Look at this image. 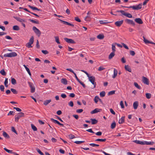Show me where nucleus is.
<instances>
[{"label": "nucleus", "mask_w": 155, "mask_h": 155, "mask_svg": "<svg viewBox=\"0 0 155 155\" xmlns=\"http://www.w3.org/2000/svg\"><path fill=\"white\" fill-rule=\"evenodd\" d=\"M122 7L125 8H132L133 10H138L142 8V4L141 3L136 5L130 6H122Z\"/></svg>", "instance_id": "f257e3e1"}, {"label": "nucleus", "mask_w": 155, "mask_h": 155, "mask_svg": "<svg viewBox=\"0 0 155 155\" xmlns=\"http://www.w3.org/2000/svg\"><path fill=\"white\" fill-rule=\"evenodd\" d=\"M25 117L24 114L22 112L18 113L15 116V121L16 122H18L19 119L21 117Z\"/></svg>", "instance_id": "f03ea898"}, {"label": "nucleus", "mask_w": 155, "mask_h": 155, "mask_svg": "<svg viewBox=\"0 0 155 155\" xmlns=\"http://www.w3.org/2000/svg\"><path fill=\"white\" fill-rule=\"evenodd\" d=\"M17 55V54L15 52H12L4 55V57H14Z\"/></svg>", "instance_id": "7ed1b4c3"}, {"label": "nucleus", "mask_w": 155, "mask_h": 155, "mask_svg": "<svg viewBox=\"0 0 155 155\" xmlns=\"http://www.w3.org/2000/svg\"><path fill=\"white\" fill-rule=\"evenodd\" d=\"M89 81L91 82V83L94 85V87L93 88H95L96 86V83L95 82V79L94 77L93 76H91L89 77Z\"/></svg>", "instance_id": "20e7f679"}, {"label": "nucleus", "mask_w": 155, "mask_h": 155, "mask_svg": "<svg viewBox=\"0 0 155 155\" xmlns=\"http://www.w3.org/2000/svg\"><path fill=\"white\" fill-rule=\"evenodd\" d=\"M32 29L35 34L39 37L41 35V31L35 26H33Z\"/></svg>", "instance_id": "39448f33"}, {"label": "nucleus", "mask_w": 155, "mask_h": 155, "mask_svg": "<svg viewBox=\"0 0 155 155\" xmlns=\"http://www.w3.org/2000/svg\"><path fill=\"white\" fill-rule=\"evenodd\" d=\"M28 84L31 88V92L32 93H34L35 92V88L33 84L31 82H28Z\"/></svg>", "instance_id": "423d86ee"}, {"label": "nucleus", "mask_w": 155, "mask_h": 155, "mask_svg": "<svg viewBox=\"0 0 155 155\" xmlns=\"http://www.w3.org/2000/svg\"><path fill=\"white\" fill-rule=\"evenodd\" d=\"M64 40L67 43L71 44H75V42L73 40L65 38H64Z\"/></svg>", "instance_id": "0eeeda50"}, {"label": "nucleus", "mask_w": 155, "mask_h": 155, "mask_svg": "<svg viewBox=\"0 0 155 155\" xmlns=\"http://www.w3.org/2000/svg\"><path fill=\"white\" fill-rule=\"evenodd\" d=\"M125 21L128 24L132 25L133 26H134L135 25V23L132 20L128 19H126L125 20Z\"/></svg>", "instance_id": "6e6552de"}, {"label": "nucleus", "mask_w": 155, "mask_h": 155, "mask_svg": "<svg viewBox=\"0 0 155 155\" xmlns=\"http://www.w3.org/2000/svg\"><path fill=\"white\" fill-rule=\"evenodd\" d=\"M142 82L144 84L147 85H149V80L147 78L143 76L142 77Z\"/></svg>", "instance_id": "1a4fd4ad"}, {"label": "nucleus", "mask_w": 155, "mask_h": 155, "mask_svg": "<svg viewBox=\"0 0 155 155\" xmlns=\"http://www.w3.org/2000/svg\"><path fill=\"white\" fill-rule=\"evenodd\" d=\"M13 18L19 22L23 23V22H26V20L25 19H22L18 17L14 16Z\"/></svg>", "instance_id": "9d476101"}, {"label": "nucleus", "mask_w": 155, "mask_h": 155, "mask_svg": "<svg viewBox=\"0 0 155 155\" xmlns=\"http://www.w3.org/2000/svg\"><path fill=\"white\" fill-rule=\"evenodd\" d=\"M123 21V20L117 21L115 22V25L117 27H120L122 24Z\"/></svg>", "instance_id": "9b49d317"}, {"label": "nucleus", "mask_w": 155, "mask_h": 155, "mask_svg": "<svg viewBox=\"0 0 155 155\" xmlns=\"http://www.w3.org/2000/svg\"><path fill=\"white\" fill-rule=\"evenodd\" d=\"M102 110V109H99L98 108H96L93 110L92 111L91 113V114H94L96 113H97L98 112H100Z\"/></svg>", "instance_id": "f8f14e48"}, {"label": "nucleus", "mask_w": 155, "mask_h": 155, "mask_svg": "<svg viewBox=\"0 0 155 155\" xmlns=\"http://www.w3.org/2000/svg\"><path fill=\"white\" fill-rule=\"evenodd\" d=\"M123 15H124L128 18H132V15L131 14L128 13L126 12L125 11L123 13Z\"/></svg>", "instance_id": "ddd939ff"}, {"label": "nucleus", "mask_w": 155, "mask_h": 155, "mask_svg": "<svg viewBox=\"0 0 155 155\" xmlns=\"http://www.w3.org/2000/svg\"><path fill=\"white\" fill-rule=\"evenodd\" d=\"M135 21L137 23L140 24H141L143 23V22L141 20V19L140 18H136L135 19Z\"/></svg>", "instance_id": "4468645a"}, {"label": "nucleus", "mask_w": 155, "mask_h": 155, "mask_svg": "<svg viewBox=\"0 0 155 155\" xmlns=\"http://www.w3.org/2000/svg\"><path fill=\"white\" fill-rule=\"evenodd\" d=\"M2 135L6 139H9L10 138V136L6 132L4 131H3Z\"/></svg>", "instance_id": "2eb2a0df"}, {"label": "nucleus", "mask_w": 155, "mask_h": 155, "mask_svg": "<svg viewBox=\"0 0 155 155\" xmlns=\"http://www.w3.org/2000/svg\"><path fill=\"white\" fill-rule=\"evenodd\" d=\"M28 7L33 10H36L38 11H41V10L40 9H38L36 7H33L30 5H28Z\"/></svg>", "instance_id": "dca6fc26"}, {"label": "nucleus", "mask_w": 155, "mask_h": 155, "mask_svg": "<svg viewBox=\"0 0 155 155\" xmlns=\"http://www.w3.org/2000/svg\"><path fill=\"white\" fill-rule=\"evenodd\" d=\"M90 120L91 121L92 124H95L98 122V120L95 118H91Z\"/></svg>", "instance_id": "f3484780"}, {"label": "nucleus", "mask_w": 155, "mask_h": 155, "mask_svg": "<svg viewBox=\"0 0 155 155\" xmlns=\"http://www.w3.org/2000/svg\"><path fill=\"white\" fill-rule=\"evenodd\" d=\"M117 71L116 69L114 68V75L113 76H112V78H114L116 77L117 75Z\"/></svg>", "instance_id": "a211bd4d"}, {"label": "nucleus", "mask_w": 155, "mask_h": 155, "mask_svg": "<svg viewBox=\"0 0 155 155\" xmlns=\"http://www.w3.org/2000/svg\"><path fill=\"white\" fill-rule=\"evenodd\" d=\"M124 67L126 70L130 72H131V69L128 65H125Z\"/></svg>", "instance_id": "6ab92c4d"}, {"label": "nucleus", "mask_w": 155, "mask_h": 155, "mask_svg": "<svg viewBox=\"0 0 155 155\" xmlns=\"http://www.w3.org/2000/svg\"><path fill=\"white\" fill-rule=\"evenodd\" d=\"M124 116L122 117H121V118L119 120L118 122L120 124H123L124 121Z\"/></svg>", "instance_id": "aec40b11"}, {"label": "nucleus", "mask_w": 155, "mask_h": 155, "mask_svg": "<svg viewBox=\"0 0 155 155\" xmlns=\"http://www.w3.org/2000/svg\"><path fill=\"white\" fill-rule=\"evenodd\" d=\"M138 106V103L137 101H136L133 104V107L134 109H136L137 108Z\"/></svg>", "instance_id": "412c9836"}, {"label": "nucleus", "mask_w": 155, "mask_h": 155, "mask_svg": "<svg viewBox=\"0 0 155 155\" xmlns=\"http://www.w3.org/2000/svg\"><path fill=\"white\" fill-rule=\"evenodd\" d=\"M114 52H112L109 55L108 58L109 59H112L115 55Z\"/></svg>", "instance_id": "4be33fe9"}, {"label": "nucleus", "mask_w": 155, "mask_h": 155, "mask_svg": "<svg viewBox=\"0 0 155 155\" xmlns=\"http://www.w3.org/2000/svg\"><path fill=\"white\" fill-rule=\"evenodd\" d=\"M61 82L64 84L66 85L67 84V81L65 78H62L61 79Z\"/></svg>", "instance_id": "5701e85b"}, {"label": "nucleus", "mask_w": 155, "mask_h": 155, "mask_svg": "<svg viewBox=\"0 0 155 155\" xmlns=\"http://www.w3.org/2000/svg\"><path fill=\"white\" fill-rule=\"evenodd\" d=\"M97 38L100 39H103L104 38V36L103 34H100L97 36Z\"/></svg>", "instance_id": "b1692460"}, {"label": "nucleus", "mask_w": 155, "mask_h": 155, "mask_svg": "<svg viewBox=\"0 0 155 155\" xmlns=\"http://www.w3.org/2000/svg\"><path fill=\"white\" fill-rule=\"evenodd\" d=\"M51 101V100L50 99L49 100H46L44 101L43 104L45 106L47 105Z\"/></svg>", "instance_id": "393cba45"}, {"label": "nucleus", "mask_w": 155, "mask_h": 155, "mask_svg": "<svg viewBox=\"0 0 155 155\" xmlns=\"http://www.w3.org/2000/svg\"><path fill=\"white\" fill-rule=\"evenodd\" d=\"M13 29L14 30L18 31L19 30L20 28L19 27L18 25H14L13 27Z\"/></svg>", "instance_id": "a878e982"}, {"label": "nucleus", "mask_w": 155, "mask_h": 155, "mask_svg": "<svg viewBox=\"0 0 155 155\" xmlns=\"http://www.w3.org/2000/svg\"><path fill=\"white\" fill-rule=\"evenodd\" d=\"M29 20L30 21H31L34 23H35V24H39V22L38 21H35V20H33V19H29Z\"/></svg>", "instance_id": "bb28decb"}, {"label": "nucleus", "mask_w": 155, "mask_h": 155, "mask_svg": "<svg viewBox=\"0 0 155 155\" xmlns=\"http://www.w3.org/2000/svg\"><path fill=\"white\" fill-rule=\"evenodd\" d=\"M11 83L13 85H15L16 84V81L15 79L13 78H11Z\"/></svg>", "instance_id": "cd10ccee"}, {"label": "nucleus", "mask_w": 155, "mask_h": 155, "mask_svg": "<svg viewBox=\"0 0 155 155\" xmlns=\"http://www.w3.org/2000/svg\"><path fill=\"white\" fill-rule=\"evenodd\" d=\"M31 127L34 131H36L37 130V127L33 124H31Z\"/></svg>", "instance_id": "c85d7f7f"}, {"label": "nucleus", "mask_w": 155, "mask_h": 155, "mask_svg": "<svg viewBox=\"0 0 155 155\" xmlns=\"http://www.w3.org/2000/svg\"><path fill=\"white\" fill-rule=\"evenodd\" d=\"M51 121L53 122H54V123H55L57 124H58V125L60 123L57 120H55V119H53L52 118H51Z\"/></svg>", "instance_id": "c756f323"}, {"label": "nucleus", "mask_w": 155, "mask_h": 155, "mask_svg": "<svg viewBox=\"0 0 155 155\" xmlns=\"http://www.w3.org/2000/svg\"><path fill=\"white\" fill-rule=\"evenodd\" d=\"M24 66L25 67L26 71L28 72L29 75L31 76V74L29 68H28L25 65H24Z\"/></svg>", "instance_id": "7c9ffc66"}, {"label": "nucleus", "mask_w": 155, "mask_h": 155, "mask_svg": "<svg viewBox=\"0 0 155 155\" xmlns=\"http://www.w3.org/2000/svg\"><path fill=\"white\" fill-rule=\"evenodd\" d=\"M115 44H113L112 45V52H115L116 51V47H115Z\"/></svg>", "instance_id": "2f4dec72"}, {"label": "nucleus", "mask_w": 155, "mask_h": 155, "mask_svg": "<svg viewBox=\"0 0 155 155\" xmlns=\"http://www.w3.org/2000/svg\"><path fill=\"white\" fill-rule=\"evenodd\" d=\"M116 126V124L115 121H114L113 123H112L110 127L111 129H113Z\"/></svg>", "instance_id": "473e14b6"}, {"label": "nucleus", "mask_w": 155, "mask_h": 155, "mask_svg": "<svg viewBox=\"0 0 155 155\" xmlns=\"http://www.w3.org/2000/svg\"><path fill=\"white\" fill-rule=\"evenodd\" d=\"M34 41V37L32 36L31 37V38H30L29 43H31V44H33Z\"/></svg>", "instance_id": "72a5a7b5"}, {"label": "nucleus", "mask_w": 155, "mask_h": 155, "mask_svg": "<svg viewBox=\"0 0 155 155\" xmlns=\"http://www.w3.org/2000/svg\"><path fill=\"white\" fill-rule=\"evenodd\" d=\"M100 95L101 97H103L105 96V92L104 91H102L100 93Z\"/></svg>", "instance_id": "f704fd0d"}, {"label": "nucleus", "mask_w": 155, "mask_h": 155, "mask_svg": "<svg viewBox=\"0 0 155 155\" xmlns=\"http://www.w3.org/2000/svg\"><path fill=\"white\" fill-rule=\"evenodd\" d=\"M8 78H6L5 79V80L4 82V84L5 87H7L8 86Z\"/></svg>", "instance_id": "c9c22d12"}, {"label": "nucleus", "mask_w": 155, "mask_h": 155, "mask_svg": "<svg viewBox=\"0 0 155 155\" xmlns=\"http://www.w3.org/2000/svg\"><path fill=\"white\" fill-rule=\"evenodd\" d=\"M145 144L147 145H153L154 143V142H148V141H146V142H145Z\"/></svg>", "instance_id": "e433bc0d"}, {"label": "nucleus", "mask_w": 155, "mask_h": 155, "mask_svg": "<svg viewBox=\"0 0 155 155\" xmlns=\"http://www.w3.org/2000/svg\"><path fill=\"white\" fill-rule=\"evenodd\" d=\"M99 97L98 96H96L94 99V101L96 103H97L98 101Z\"/></svg>", "instance_id": "4c0bfd02"}, {"label": "nucleus", "mask_w": 155, "mask_h": 155, "mask_svg": "<svg viewBox=\"0 0 155 155\" xmlns=\"http://www.w3.org/2000/svg\"><path fill=\"white\" fill-rule=\"evenodd\" d=\"M11 91L14 94H16L18 93L17 91L14 89L11 88Z\"/></svg>", "instance_id": "58836bf2"}, {"label": "nucleus", "mask_w": 155, "mask_h": 155, "mask_svg": "<svg viewBox=\"0 0 155 155\" xmlns=\"http://www.w3.org/2000/svg\"><path fill=\"white\" fill-rule=\"evenodd\" d=\"M134 86L139 89H140L141 88V87L136 82H134Z\"/></svg>", "instance_id": "ea45409f"}, {"label": "nucleus", "mask_w": 155, "mask_h": 155, "mask_svg": "<svg viewBox=\"0 0 155 155\" xmlns=\"http://www.w3.org/2000/svg\"><path fill=\"white\" fill-rule=\"evenodd\" d=\"M106 140V139L105 138L104 139H97L95 140L96 141H101V142H105Z\"/></svg>", "instance_id": "a19ab883"}, {"label": "nucleus", "mask_w": 155, "mask_h": 155, "mask_svg": "<svg viewBox=\"0 0 155 155\" xmlns=\"http://www.w3.org/2000/svg\"><path fill=\"white\" fill-rule=\"evenodd\" d=\"M4 149L8 153H13V152H12V150H9L8 149H7L6 148H4Z\"/></svg>", "instance_id": "79ce46f5"}, {"label": "nucleus", "mask_w": 155, "mask_h": 155, "mask_svg": "<svg viewBox=\"0 0 155 155\" xmlns=\"http://www.w3.org/2000/svg\"><path fill=\"white\" fill-rule=\"evenodd\" d=\"M0 73L2 75L4 76L6 74V72L3 69L1 70Z\"/></svg>", "instance_id": "37998d69"}, {"label": "nucleus", "mask_w": 155, "mask_h": 155, "mask_svg": "<svg viewBox=\"0 0 155 155\" xmlns=\"http://www.w3.org/2000/svg\"><path fill=\"white\" fill-rule=\"evenodd\" d=\"M151 94L150 93H147L146 94V97L147 99H150L151 97Z\"/></svg>", "instance_id": "c03bdc74"}, {"label": "nucleus", "mask_w": 155, "mask_h": 155, "mask_svg": "<svg viewBox=\"0 0 155 155\" xmlns=\"http://www.w3.org/2000/svg\"><path fill=\"white\" fill-rule=\"evenodd\" d=\"M115 91H112L109 92L108 93V95H110L114 94H115Z\"/></svg>", "instance_id": "a18cd8bd"}, {"label": "nucleus", "mask_w": 155, "mask_h": 155, "mask_svg": "<svg viewBox=\"0 0 155 155\" xmlns=\"http://www.w3.org/2000/svg\"><path fill=\"white\" fill-rule=\"evenodd\" d=\"M31 45H32V44H31V43L28 42V43H27L26 44V47H27L28 48H31L32 47Z\"/></svg>", "instance_id": "49530a36"}, {"label": "nucleus", "mask_w": 155, "mask_h": 155, "mask_svg": "<svg viewBox=\"0 0 155 155\" xmlns=\"http://www.w3.org/2000/svg\"><path fill=\"white\" fill-rule=\"evenodd\" d=\"M55 40L56 42L58 44H60V42L59 41V38L58 36H56L55 37Z\"/></svg>", "instance_id": "de8ad7c7"}, {"label": "nucleus", "mask_w": 155, "mask_h": 155, "mask_svg": "<svg viewBox=\"0 0 155 155\" xmlns=\"http://www.w3.org/2000/svg\"><path fill=\"white\" fill-rule=\"evenodd\" d=\"M143 38L144 39V41L146 44L150 43V41L146 39L144 36L143 37Z\"/></svg>", "instance_id": "09e8293b"}, {"label": "nucleus", "mask_w": 155, "mask_h": 155, "mask_svg": "<svg viewBox=\"0 0 155 155\" xmlns=\"http://www.w3.org/2000/svg\"><path fill=\"white\" fill-rule=\"evenodd\" d=\"M69 137L70 139H73L75 138V136L72 134H70L69 135Z\"/></svg>", "instance_id": "8fccbe9b"}, {"label": "nucleus", "mask_w": 155, "mask_h": 155, "mask_svg": "<svg viewBox=\"0 0 155 155\" xmlns=\"http://www.w3.org/2000/svg\"><path fill=\"white\" fill-rule=\"evenodd\" d=\"M89 145L90 146H91L92 147H99V145L98 144H94V143H90L89 144Z\"/></svg>", "instance_id": "3c124183"}, {"label": "nucleus", "mask_w": 155, "mask_h": 155, "mask_svg": "<svg viewBox=\"0 0 155 155\" xmlns=\"http://www.w3.org/2000/svg\"><path fill=\"white\" fill-rule=\"evenodd\" d=\"M36 150L41 155H44V154L41 152L40 149H39L37 148L36 149Z\"/></svg>", "instance_id": "603ef678"}, {"label": "nucleus", "mask_w": 155, "mask_h": 155, "mask_svg": "<svg viewBox=\"0 0 155 155\" xmlns=\"http://www.w3.org/2000/svg\"><path fill=\"white\" fill-rule=\"evenodd\" d=\"M11 130L12 132H14L16 134H17V131H16V130H15V129L14 127H12Z\"/></svg>", "instance_id": "864d4df0"}, {"label": "nucleus", "mask_w": 155, "mask_h": 155, "mask_svg": "<svg viewBox=\"0 0 155 155\" xmlns=\"http://www.w3.org/2000/svg\"><path fill=\"white\" fill-rule=\"evenodd\" d=\"M83 110L82 109H77L76 110V112L78 113H81L83 111Z\"/></svg>", "instance_id": "5fc2aeb1"}, {"label": "nucleus", "mask_w": 155, "mask_h": 155, "mask_svg": "<svg viewBox=\"0 0 155 155\" xmlns=\"http://www.w3.org/2000/svg\"><path fill=\"white\" fill-rule=\"evenodd\" d=\"M60 20L61 21V22L64 25H68L69 24V22L65 21H63L62 20Z\"/></svg>", "instance_id": "6e6d98bb"}, {"label": "nucleus", "mask_w": 155, "mask_h": 155, "mask_svg": "<svg viewBox=\"0 0 155 155\" xmlns=\"http://www.w3.org/2000/svg\"><path fill=\"white\" fill-rule=\"evenodd\" d=\"M84 142V141H76L74 142V143L77 144H80Z\"/></svg>", "instance_id": "4d7b16f0"}, {"label": "nucleus", "mask_w": 155, "mask_h": 155, "mask_svg": "<svg viewBox=\"0 0 155 155\" xmlns=\"http://www.w3.org/2000/svg\"><path fill=\"white\" fill-rule=\"evenodd\" d=\"M82 86L85 88L86 87L84 83L83 82H82L80 80L78 82Z\"/></svg>", "instance_id": "13d9d810"}, {"label": "nucleus", "mask_w": 155, "mask_h": 155, "mask_svg": "<svg viewBox=\"0 0 155 155\" xmlns=\"http://www.w3.org/2000/svg\"><path fill=\"white\" fill-rule=\"evenodd\" d=\"M74 19L76 21L78 22H80L81 21V20L78 17H75Z\"/></svg>", "instance_id": "bf43d9fd"}, {"label": "nucleus", "mask_w": 155, "mask_h": 155, "mask_svg": "<svg viewBox=\"0 0 155 155\" xmlns=\"http://www.w3.org/2000/svg\"><path fill=\"white\" fill-rule=\"evenodd\" d=\"M120 105L121 106V108H124V107L123 102L122 101H121L120 102Z\"/></svg>", "instance_id": "052dcab7"}, {"label": "nucleus", "mask_w": 155, "mask_h": 155, "mask_svg": "<svg viewBox=\"0 0 155 155\" xmlns=\"http://www.w3.org/2000/svg\"><path fill=\"white\" fill-rule=\"evenodd\" d=\"M130 54L131 55L133 56H134L135 54V53L134 51H130Z\"/></svg>", "instance_id": "680f3d73"}, {"label": "nucleus", "mask_w": 155, "mask_h": 155, "mask_svg": "<svg viewBox=\"0 0 155 155\" xmlns=\"http://www.w3.org/2000/svg\"><path fill=\"white\" fill-rule=\"evenodd\" d=\"M0 89L2 91H4V89H5V87L3 85H1L0 86Z\"/></svg>", "instance_id": "e2e57ef3"}, {"label": "nucleus", "mask_w": 155, "mask_h": 155, "mask_svg": "<svg viewBox=\"0 0 155 155\" xmlns=\"http://www.w3.org/2000/svg\"><path fill=\"white\" fill-rule=\"evenodd\" d=\"M68 105L69 106L71 107H72L74 106V104L73 102L71 101L68 103Z\"/></svg>", "instance_id": "0e129e2a"}, {"label": "nucleus", "mask_w": 155, "mask_h": 155, "mask_svg": "<svg viewBox=\"0 0 155 155\" xmlns=\"http://www.w3.org/2000/svg\"><path fill=\"white\" fill-rule=\"evenodd\" d=\"M41 52L42 53L45 54H47L48 53V52L47 51V50H42L41 51Z\"/></svg>", "instance_id": "69168bd1"}, {"label": "nucleus", "mask_w": 155, "mask_h": 155, "mask_svg": "<svg viewBox=\"0 0 155 155\" xmlns=\"http://www.w3.org/2000/svg\"><path fill=\"white\" fill-rule=\"evenodd\" d=\"M15 113V112L13 111H10L9 112L8 114V116H9L10 115H14V113Z\"/></svg>", "instance_id": "338daca9"}, {"label": "nucleus", "mask_w": 155, "mask_h": 155, "mask_svg": "<svg viewBox=\"0 0 155 155\" xmlns=\"http://www.w3.org/2000/svg\"><path fill=\"white\" fill-rule=\"evenodd\" d=\"M122 45L126 49H129L128 47L124 43H122Z\"/></svg>", "instance_id": "774afa93"}]
</instances>
